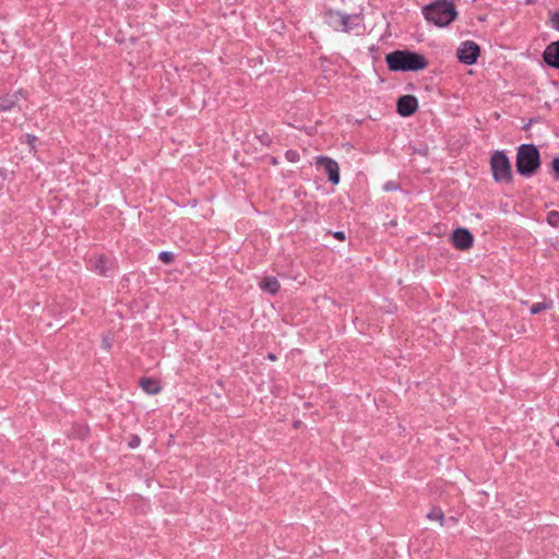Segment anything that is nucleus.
Listing matches in <instances>:
<instances>
[{
	"mask_svg": "<svg viewBox=\"0 0 559 559\" xmlns=\"http://www.w3.org/2000/svg\"><path fill=\"white\" fill-rule=\"evenodd\" d=\"M260 287L262 290L275 295L280 290L281 284L276 277L266 276L260 282Z\"/></svg>",
	"mask_w": 559,
	"mask_h": 559,
	"instance_id": "13",
	"label": "nucleus"
},
{
	"mask_svg": "<svg viewBox=\"0 0 559 559\" xmlns=\"http://www.w3.org/2000/svg\"><path fill=\"white\" fill-rule=\"evenodd\" d=\"M452 242L460 250H467L473 246L474 237L466 228H456L452 234Z\"/></svg>",
	"mask_w": 559,
	"mask_h": 559,
	"instance_id": "8",
	"label": "nucleus"
},
{
	"mask_svg": "<svg viewBox=\"0 0 559 559\" xmlns=\"http://www.w3.org/2000/svg\"><path fill=\"white\" fill-rule=\"evenodd\" d=\"M429 520H437L441 525L444 523V513L440 508H432L430 512L427 514Z\"/></svg>",
	"mask_w": 559,
	"mask_h": 559,
	"instance_id": "16",
	"label": "nucleus"
},
{
	"mask_svg": "<svg viewBox=\"0 0 559 559\" xmlns=\"http://www.w3.org/2000/svg\"><path fill=\"white\" fill-rule=\"evenodd\" d=\"M140 386L147 394H157L160 391L159 383L151 378H142L140 380Z\"/></svg>",
	"mask_w": 559,
	"mask_h": 559,
	"instance_id": "14",
	"label": "nucleus"
},
{
	"mask_svg": "<svg viewBox=\"0 0 559 559\" xmlns=\"http://www.w3.org/2000/svg\"><path fill=\"white\" fill-rule=\"evenodd\" d=\"M353 20H358V16H350L341 12L330 11L326 14L328 23L336 31L348 32L353 28Z\"/></svg>",
	"mask_w": 559,
	"mask_h": 559,
	"instance_id": "6",
	"label": "nucleus"
},
{
	"mask_svg": "<svg viewBox=\"0 0 559 559\" xmlns=\"http://www.w3.org/2000/svg\"><path fill=\"white\" fill-rule=\"evenodd\" d=\"M543 58L549 67L559 69V40L554 41L546 47Z\"/></svg>",
	"mask_w": 559,
	"mask_h": 559,
	"instance_id": "10",
	"label": "nucleus"
},
{
	"mask_svg": "<svg viewBox=\"0 0 559 559\" xmlns=\"http://www.w3.org/2000/svg\"><path fill=\"white\" fill-rule=\"evenodd\" d=\"M267 358L270 360H275L276 359V356L274 354H269Z\"/></svg>",
	"mask_w": 559,
	"mask_h": 559,
	"instance_id": "28",
	"label": "nucleus"
},
{
	"mask_svg": "<svg viewBox=\"0 0 559 559\" xmlns=\"http://www.w3.org/2000/svg\"><path fill=\"white\" fill-rule=\"evenodd\" d=\"M286 158L289 162H297L299 159V154L296 151H287L286 152Z\"/></svg>",
	"mask_w": 559,
	"mask_h": 559,
	"instance_id": "21",
	"label": "nucleus"
},
{
	"mask_svg": "<svg viewBox=\"0 0 559 559\" xmlns=\"http://www.w3.org/2000/svg\"><path fill=\"white\" fill-rule=\"evenodd\" d=\"M384 189H385L386 191H389V190H393V189H394V185H393V182H388V183L384 186Z\"/></svg>",
	"mask_w": 559,
	"mask_h": 559,
	"instance_id": "27",
	"label": "nucleus"
},
{
	"mask_svg": "<svg viewBox=\"0 0 559 559\" xmlns=\"http://www.w3.org/2000/svg\"><path fill=\"white\" fill-rule=\"evenodd\" d=\"M388 68L391 71H419L428 67L424 55L411 50H395L385 57Z\"/></svg>",
	"mask_w": 559,
	"mask_h": 559,
	"instance_id": "1",
	"label": "nucleus"
},
{
	"mask_svg": "<svg viewBox=\"0 0 559 559\" xmlns=\"http://www.w3.org/2000/svg\"><path fill=\"white\" fill-rule=\"evenodd\" d=\"M425 19L439 26H448L457 16V11L452 1L437 0L424 8Z\"/></svg>",
	"mask_w": 559,
	"mask_h": 559,
	"instance_id": "2",
	"label": "nucleus"
},
{
	"mask_svg": "<svg viewBox=\"0 0 559 559\" xmlns=\"http://www.w3.org/2000/svg\"><path fill=\"white\" fill-rule=\"evenodd\" d=\"M515 167L521 176H533L540 167V154L538 148L531 143L521 144L516 152Z\"/></svg>",
	"mask_w": 559,
	"mask_h": 559,
	"instance_id": "3",
	"label": "nucleus"
},
{
	"mask_svg": "<svg viewBox=\"0 0 559 559\" xmlns=\"http://www.w3.org/2000/svg\"><path fill=\"white\" fill-rule=\"evenodd\" d=\"M550 25L559 32V12H554L550 16Z\"/></svg>",
	"mask_w": 559,
	"mask_h": 559,
	"instance_id": "20",
	"label": "nucleus"
},
{
	"mask_svg": "<svg viewBox=\"0 0 559 559\" xmlns=\"http://www.w3.org/2000/svg\"><path fill=\"white\" fill-rule=\"evenodd\" d=\"M158 258L160 261H163L164 263H171L174 261V254L169 251H162L159 254H158Z\"/></svg>",
	"mask_w": 559,
	"mask_h": 559,
	"instance_id": "18",
	"label": "nucleus"
},
{
	"mask_svg": "<svg viewBox=\"0 0 559 559\" xmlns=\"http://www.w3.org/2000/svg\"><path fill=\"white\" fill-rule=\"evenodd\" d=\"M316 165L324 168V170L328 174L329 180L333 185H337L340 182V167L334 159L328 156H319L317 157Z\"/></svg>",
	"mask_w": 559,
	"mask_h": 559,
	"instance_id": "7",
	"label": "nucleus"
},
{
	"mask_svg": "<svg viewBox=\"0 0 559 559\" xmlns=\"http://www.w3.org/2000/svg\"><path fill=\"white\" fill-rule=\"evenodd\" d=\"M552 308V302L551 301H543V302H536L534 304L532 307H531V313L532 314H537L544 310H548V309H551Z\"/></svg>",
	"mask_w": 559,
	"mask_h": 559,
	"instance_id": "15",
	"label": "nucleus"
},
{
	"mask_svg": "<svg viewBox=\"0 0 559 559\" xmlns=\"http://www.w3.org/2000/svg\"><path fill=\"white\" fill-rule=\"evenodd\" d=\"M93 267L98 274L109 276L111 262L106 257L98 255L93 260Z\"/></svg>",
	"mask_w": 559,
	"mask_h": 559,
	"instance_id": "12",
	"label": "nucleus"
},
{
	"mask_svg": "<svg viewBox=\"0 0 559 559\" xmlns=\"http://www.w3.org/2000/svg\"><path fill=\"white\" fill-rule=\"evenodd\" d=\"M333 236H334L336 239H338V240H345V233H344V231H341V230L335 231V233L333 234Z\"/></svg>",
	"mask_w": 559,
	"mask_h": 559,
	"instance_id": "25",
	"label": "nucleus"
},
{
	"mask_svg": "<svg viewBox=\"0 0 559 559\" xmlns=\"http://www.w3.org/2000/svg\"><path fill=\"white\" fill-rule=\"evenodd\" d=\"M140 444V438L138 436H132L131 440L129 441V447L134 449Z\"/></svg>",
	"mask_w": 559,
	"mask_h": 559,
	"instance_id": "23",
	"label": "nucleus"
},
{
	"mask_svg": "<svg viewBox=\"0 0 559 559\" xmlns=\"http://www.w3.org/2000/svg\"><path fill=\"white\" fill-rule=\"evenodd\" d=\"M112 337L110 335H105L102 340V347L106 350H109L112 346Z\"/></svg>",
	"mask_w": 559,
	"mask_h": 559,
	"instance_id": "19",
	"label": "nucleus"
},
{
	"mask_svg": "<svg viewBox=\"0 0 559 559\" xmlns=\"http://www.w3.org/2000/svg\"><path fill=\"white\" fill-rule=\"evenodd\" d=\"M557 444L559 445V440L557 441Z\"/></svg>",
	"mask_w": 559,
	"mask_h": 559,
	"instance_id": "29",
	"label": "nucleus"
},
{
	"mask_svg": "<svg viewBox=\"0 0 559 559\" xmlns=\"http://www.w3.org/2000/svg\"><path fill=\"white\" fill-rule=\"evenodd\" d=\"M480 55L479 46L472 40H465L456 50V57L460 62L472 66L474 64Z\"/></svg>",
	"mask_w": 559,
	"mask_h": 559,
	"instance_id": "5",
	"label": "nucleus"
},
{
	"mask_svg": "<svg viewBox=\"0 0 559 559\" xmlns=\"http://www.w3.org/2000/svg\"><path fill=\"white\" fill-rule=\"evenodd\" d=\"M551 165L555 173V177L559 179V157L554 158Z\"/></svg>",
	"mask_w": 559,
	"mask_h": 559,
	"instance_id": "22",
	"label": "nucleus"
},
{
	"mask_svg": "<svg viewBox=\"0 0 559 559\" xmlns=\"http://www.w3.org/2000/svg\"><path fill=\"white\" fill-rule=\"evenodd\" d=\"M258 138L261 141V143H263L265 145H269L271 143V138L267 133H263V134L259 135Z\"/></svg>",
	"mask_w": 559,
	"mask_h": 559,
	"instance_id": "24",
	"label": "nucleus"
},
{
	"mask_svg": "<svg viewBox=\"0 0 559 559\" xmlns=\"http://www.w3.org/2000/svg\"><path fill=\"white\" fill-rule=\"evenodd\" d=\"M36 141V136L27 134V142L29 145H33V143Z\"/></svg>",
	"mask_w": 559,
	"mask_h": 559,
	"instance_id": "26",
	"label": "nucleus"
},
{
	"mask_svg": "<svg viewBox=\"0 0 559 559\" xmlns=\"http://www.w3.org/2000/svg\"><path fill=\"white\" fill-rule=\"evenodd\" d=\"M490 170L496 182L511 183V163L503 151H496L490 157Z\"/></svg>",
	"mask_w": 559,
	"mask_h": 559,
	"instance_id": "4",
	"label": "nucleus"
},
{
	"mask_svg": "<svg viewBox=\"0 0 559 559\" xmlns=\"http://www.w3.org/2000/svg\"><path fill=\"white\" fill-rule=\"evenodd\" d=\"M547 222L549 225H551L554 227H558L559 226V212H557V211L549 212L548 216H547Z\"/></svg>",
	"mask_w": 559,
	"mask_h": 559,
	"instance_id": "17",
	"label": "nucleus"
},
{
	"mask_svg": "<svg viewBox=\"0 0 559 559\" xmlns=\"http://www.w3.org/2000/svg\"><path fill=\"white\" fill-rule=\"evenodd\" d=\"M418 109V100L413 95H403L397 99V112L402 117H409Z\"/></svg>",
	"mask_w": 559,
	"mask_h": 559,
	"instance_id": "9",
	"label": "nucleus"
},
{
	"mask_svg": "<svg viewBox=\"0 0 559 559\" xmlns=\"http://www.w3.org/2000/svg\"><path fill=\"white\" fill-rule=\"evenodd\" d=\"M20 97H25L23 91L21 90L12 95H5L3 97H0V111L11 110L16 105Z\"/></svg>",
	"mask_w": 559,
	"mask_h": 559,
	"instance_id": "11",
	"label": "nucleus"
}]
</instances>
